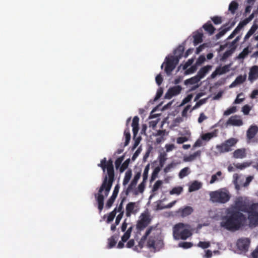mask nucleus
<instances>
[{"label": "nucleus", "mask_w": 258, "mask_h": 258, "mask_svg": "<svg viewBox=\"0 0 258 258\" xmlns=\"http://www.w3.org/2000/svg\"><path fill=\"white\" fill-rule=\"evenodd\" d=\"M251 165L250 162H243L242 163H237L235 165V167L239 169L242 170L247 167H249Z\"/></svg>", "instance_id": "obj_41"}, {"label": "nucleus", "mask_w": 258, "mask_h": 258, "mask_svg": "<svg viewBox=\"0 0 258 258\" xmlns=\"http://www.w3.org/2000/svg\"><path fill=\"white\" fill-rule=\"evenodd\" d=\"M117 236L113 235L108 239V248H111L114 247L117 242Z\"/></svg>", "instance_id": "obj_35"}, {"label": "nucleus", "mask_w": 258, "mask_h": 258, "mask_svg": "<svg viewBox=\"0 0 258 258\" xmlns=\"http://www.w3.org/2000/svg\"><path fill=\"white\" fill-rule=\"evenodd\" d=\"M246 156V150L244 148L238 149L233 153V157L235 159H242Z\"/></svg>", "instance_id": "obj_18"}, {"label": "nucleus", "mask_w": 258, "mask_h": 258, "mask_svg": "<svg viewBox=\"0 0 258 258\" xmlns=\"http://www.w3.org/2000/svg\"><path fill=\"white\" fill-rule=\"evenodd\" d=\"M256 27H254V26H252L245 35L244 37V40L248 39L250 36H251L253 34V33L256 30Z\"/></svg>", "instance_id": "obj_51"}, {"label": "nucleus", "mask_w": 258, "mask_h": 258, "mask_svg": "<svg viewBox=\"0 0 258 258\" xmlns=\"http://www.w3.org/2000/svg\"><path fill=\"white\" fill-rule=\"evenodd\" d=\"M162 184V181L160 180H157L153 185L152 191H156L160 188Z\"/></svg>", "instance_id": "obj_54"}, {"label": "nucleus", "mask_w": 258, "mask_h": 258, "mask_svg": "<svg viewBox=\"0 0 258 258\" xmlns=\"http://www.w3.org/2000/svg\"><path fill=\"white\" fill-rule=\"evenodd\" d=\"M197 246L203 249H206L210 246V242L209 241H200Z\"/></svg>", "instance_id": "obj_47"}, {"label": "nucleus", "mask_w": 258, "mask_h": 258, "mask_svg": "<svg viewBox=\"0 0 258 258\" xmlns=\"http://www.w3.org/2000/svg\"><path fill=\"white\" fill-rule=\"evenodd\" d=\"M250 109H251V108H250V106L246 104V105H244L242 107V111L243 112L244 114L247 115L249 114V112Z\"/></svg>", "instance_id": "obj_57"}, {"label": "nucleus", "mask_w": 258, "mask_h": 258, "mask_svg": "<svg viewBox=\"0 0 258 258\" xmlns=\"http://www.w3.org/2000/svg\"><path fill=\"white\" fill-rule=\"evenodd\" d=\"M136 207V203L134 202H130L126 206V216L129 217L131 216V214H135L137 210H135V208Z\"/></svg>", "instance_id": "obj_19"}, {"label": "nucleus", "mask_w": 258, "mask_h": 258, "mask_svg": "<svg viewBox=\"0 0 258 258\" xmlns=\"http://www.w3.org/2000/svg\"><path fill=\"white\" fill-rule=\"evenodd\" d=\"M116 214V208H115L112 212L109 213L107 216L106 222L107 223H109L111 222H112L113 220L114 217H115Z\"/></svg>", "instance_id": "obj_39"}, {"label": "nucleus", "mask_w": 258, "mask_h": 258, "mask_svg": "<svg viewBox=\"0 0 258 258\" xmlns=\"http://www.w3.org/2000/svg\"><path fill=\"white\" fill-rule=\"evenodd\" d=\"M203 34L201 33H198L194 35V43L195 45L201 43L203 41Z\"/></svg>", "instance_id": "obj_34"}, {"label": "nucleus", "mask_w": 258, "mask_h": 258, "mask_svg": "<svg viewBox=\"0 0 258 258\" xmlns=\"http://www.w3.org/2000/svg\"><path fill=\"white\" fill-rule=\"evenodd\" d=\"M185 73L184 74L185 75H188L192 73H194L197 70V67L196 66H192L190 67L189 69L185 70Z\"/></svg>", "instance_id": "obj_55"}, {"label": "nucleus", "mask_w": 258, "mask_h": 258, "mask_svg": "<svg viewBox=\"0 0 258 258\" xmlns=\"http://www.w3.org/2000/svg\"><path fill=\"white\" fill-rule=\"evenodd\" d=\"M161 167H156L154 168L151 177L150 181L152 182L155 180V179L157 177L158 175L159 172L161 170Z\"/></svg>", "instance_id": "obj_38"}, {"label": "nucleus", "mask_w": 258, "mask_h": 258, "mask_svg": "<svg viewBox=\"0 0 258 258\" xmlns=\"http://www.w3.org/2000/svg\"><path fill=\"white\" fill-rule=\"evenodd\" d=\"M201 151L199 150L193 153L192 154H190L188 156H184L183 157V161L184 162H191L195 160L197 157H200L201 156Z\"/></svg>", "instance_id": "obj_24"}, {"label": "nucleus", "mask_w": 258, "mask_h": 258, "mask_svg": "<svg viewBox=\"0 0 258 258\" xmlns=\"http://www.w3.org/2000/svg\"><path fill=\"white\" fill-rule=\"evenodd\" d=\"M211 19L215 25L220 24L222 22V18L219 16H214Z\"/></svg>", "instance_id": "obj_52"}, {"label": "nucleus", "mask_w": 258, "mask_h": 258, "mask_svg": "<svg viewBox=\"0 0 258 258\" xmlns=\"http://www.w3.org/2000/svg\"><path fill=\"white\" fill-rule=\"evenodd\" d=\"M246 221V218L243 214L232 209L222 218L221 226L228 230L235 231L243 227Z\"/></svg>", "instance_id": "obj_2"}, {"label": "nucleus", "mask_w": 258, "mask_h": 258, "mask_svg": "<svg viewBox=\"0 0 258 258\" xmlns=\"http://www.w3.org/2000/svg\"><path fill=\"white\" fill-rule=\"evenodd\" d=\"M192 245L193 244L190 242H181L178 244L179 247L185 249L191 247Z\"/></svg>", "instance_id": "obj_49"}, {"label": "nucleus", "mask_w": 258, "mask_h": 258, "mask_svg": "<svg viewBox=\"0 0 258 258\" xmlns=\"http://www.w3.org/2000/svg\"><path fill=\"white\" fill-rule=\"evenodd\" d=\"M119 188L120 186L119 184H117L114 188L112 196L109 198V199L107 201L106 204V208L109 209L112 206L115 199L117 196Z\"/></svg>", "instance_id": "obj_13"}, {"label": "nucleus", "mask_w": 258, "mask_h": 258, "mask_svg": "<svg viewBox=\"0 0 258 258\" xmlns=\"http://www.w3.org/2000/svg\"><path fill=\"white\" fill-rule=\"evenodd\" d=\"M186 226V225L182 223H179L175 225L173 229V237H175V236H177L179 233L180 234L182 231L185 228Z\"/></svg>", "instance_id": "obj_20"}, {"label": "nucleus", "mask_w": 258, "mask_h": 258, "mask_svg": "<svg viewBox=\"0 0 258 258\" xmlns=\"http://www.w3.org/2000/svg\"><path fill=\"white\" fill-rule=\"evenodd\" d=\"M249 50L248 47L243 49L242 51L239 54V58H244L246 56L248 55Z\"/></svg>", "instance_id": "obj_53"}, {"label": "nucleus", "mask_w": 258, "mask_h": 258, "mask_svg": "<svg viewBox=\"0 0 258 258\" xmlns=\"http://www.w3.org/2000/svg\"><path fill=\"white\" fill-rule=\"evenodd\" d=\"M200 79L198 77L197 75L195 77H191L190 79H187L184 81L185 85L191 84L194 85L198 83L200 81Z\"/></svg>", "instance_id": "obj_33"}, {"label": "nucleus", "mask_w": 258, "mask_h": 258, "mask_svg": "<svg viewBox=\"0 0 258 258\" xmlns=\"http://www.w3.org/2000/svg\"><path fill=\"white\" fill-rule=\"evenodd\" d=\"M246 79V76H242L241 75L238 76L236 77L235 80L230 85V87H234L237 86V85L242 84L243 83Z\"/></svg>", "instance_id": "obj_27"}, {"label": "nucleus", "mask_w": 258, "mask_h": 258, "mask_svg": "<svg viewBox=\"0 0 258 258\" xmlns=\"http://www.w3.org/2000/svg\"><path fill=\"white\" fill-rule=\"evenodd\" d=\"M210 200L213 203L225 204L228 202L231 195L225 188H221L216 191H211L209 194Z\"/></svg>", "instance_id": "obj_3"}, {"label": "nucleus", "mask_w": 258, "mask_h": 258, "mask_svg": "<svg viewBox=\"0 0 258 258\" xmlns=\"http://www.w3.org/2000/svg\"><path fill=\"white\" fill-rule=\"evenodd\" d=\"M229 66L225 65L222 67H218L216 68L218 70L219 75H222L228 72L229 71Z\"/></svg>", "instance_id": "obj_42"}, {"label": "nucleus", "mask_w": 258, "mask_h": 258, "mask_svg": "<svg viewBox=\"0 0 258 258\" xmlns=\"http://www.w3.org/2000/svg\"><path fill=\"white\" fill-rule=\"evenodd\" d=\"M183 190V188L181 186H177L173 188L170 191V195H180Z\"/></svg>", "instance_id": "obj_40"}, {"label": "nucleus", "mask_w": 258, "mask_h": 258, "mask_svg": "<svg viewBox=\"0 0 258 258\" xmlns=\"http://www.w3.org/2000/svg\"><path fill=\"white\" fill-rule=\"evenodd\" d=\"M213 137V134L212 133H206V134H205L203 135L202 136V139L203 140H205V141L209 140Z\"/></svg>", "instance_id": "obj_59"}, {"label": "nucleus", "mask_w": 258, "mask_h": 258, "mask_svg": "<svg viewBox=\"0 0 258 258\" xmlns=\"http://www.w3.org/2000/svg\"><path fill=\"white\" fill-rule=\"evenodd\" d=\"M159 161V166L158 167H161V168L163 167L165 164V162L167 160V154L164 152L160 154L158 157Z\"/></svg>", "instance_id": "obj_31"}, {"label": "nucleus", "mask_w": 258, "mask_h": 258, "mask_svg": "<svg viewBox=\"0 0 258 258\" xmlns=\"http://www.w3.org/2000/svg\"><path fill=\"white\" fill-rule=\"evenodd\" d=\"M226 123L228 125L239 126L243 124V121L240 116L235 115L231 116L227 121Z\"/></svg>", "instance_id": "obj_14"}, {"label": "nucleus", "mask_w": 258, "mask_h": 258, "mask_svg": "<svg viewBox=\"0 0 258 258\" xmlns=\"http://www.w3.org/2000/svg\"><path fill=\"white\" fill-rule=\"evenodd\" d=\"M222 173L221 171H218L216 174H214L211 177V179L210 181L211 184L214 183L216 181L218 180L217 176H221Z\"/></svg>", "instance_id": "obj_56"}, {"label": "nucleus", "mask_w": 258, "mask_h": 258, "mask_svg": "<svg viewBox=\"0 0 258 258\" xmlns=\"http://www.w3.org/2000/svg\"><path fill=\"white\" fill-rule=\"evenodd\" d=\"M243 95V94L242 93H240L238 94L237 96L236 99L234 101V104H239V103H240L241 102H242L244 100V98H240V97L241 96H242Z\"/></svg>", "instance_id": "obj_61"}, {"label": "nucleus", "mask_w": 258, "mask_h": 258, "mask_svg": "<svg viewBox=\"0 0 258 258\" xmlns=\"http://www.w3.org/2000/svg\"><path fill=\"white\" fill-rule=\"evenodd\" d=\"M98 166L102 168L104 172H105L106 169L107 170V174L103 178L102 184L98 190V193L94 195L98 204L99 213H101L104 207V197L108 196L114 181V170L113 161L111 159L107 161L106 158H103Z\"/></svg>", "instance_id": "obj_1"}, {"label": "nucleus", "mask_w": 258, "mask_h": 258, "mask_svg": "<svg viewBox=\"0 0 258 258\" xmlns=\"http://www.w3.org/2000/svg\"><path fill=\"white\" fill-rule=\"evenodd\" d=\"M235 25V22H233L230 24L229 23H226L223 25L220 29V32L216 35V39H219L222 37L227 31L230 30L232 27Z\"/></svg>", "instance_id": "obj_11"}, {"label": "nucleus", "mask_w": 258, "mask_h": 258, "mask_svg": "<svg viewBox=\"0 0 258 258\" xmlns=\"http://www.w3.org/2000/svg\"><path fill=\"white\" fill-rule=\"evenodd\" d=\"M124 155L119 157V158H118L115 161V168L116 169L119 168L120 169V167L121 166V163L122 162V161H123L124 159Z\"/></svg>", "instance_id": "obj_44"}, {"label": "nucleus", "mask_w": 258, "mask_h": 258, "mask_svg": "<svg viewBox=\"0 0 258 258\" xmlns=\"http://www.w3.org/2000/svg\"><path fill=\"white\" fill-rule=\"evenodd\" d=\"M250 205L246 200L242 197L237 198L234 203V210L240 212L248 213L250 209Z\"/></svg>", "instance_id": "obj_7"}, {"label": "nucleus", "mask_w": 258, "mask_h": 258, "mask_svg": "<svg viewBox=\"0 0 258 258\" xmlns=\"http://www.w3.org/2000/svg\"><path fill=\"white\" fill-rule=\"evenodd\" d=\"M130 159L128 158L126 159L121 165L119 171L120 173L123 172L128 166V165L130 163Z\"/></svg>", "instance_id": "obj_43"}, {"label": "nucleus", "mask_w": 258, "mask_h": 258, "mask_svg": "<svg viewBox=\"0 0 258 258\" xmlns=\"http://www.w3.org/2000/svg\"><path fill=\"white\" fill-rule=\"evenodd\" d=\"M184 50V48L183 46L179 45L176 49L174 51V54L175 56H173L174 58H177L178 61L180 59L182 55Z\"/></svg>", "instance_id": "obj_26"}, {"label": "nucleus", "mask_w": 258, "mask_h": 258, "mask_svg": "<svg viewBox=\"0 0 258 258\" xmlns=\"http://www.w3.org/2000/svg\"><path fill=\"white\" fill-rule=\"evenodd\" d=\"M238 139L234 138H231L225 141L220 145H217L216 149L220 154H223L230 152L237 143Z\"/></svg>", "instance_id": "obj_4"}, {"label": "nucleus", "mask_w": 258, "mask_h": 258, "mask_svg": "<svg viewBox=\"0 0 258 258\" xmlns=\"http://www.w3.org/2000/svg\"><path fill=\"white\" fill-rule=\"evenodd\" d=\"M192 98V94L188 95L185 98H184L182 100L181 104L183 105V104H185L186 103H187L188 102L190 101V100H191Z\"/></svg>", "instance_id": "obj_63"}, {"label": "nucleus", "mask_w": 258, "mask_h": 258, "mask_svg": "<svg viewBox=\"0 0 258 258\" xmlns=\"http://www.w3.org/2000/svg\"><path fill=\"white\" fill-rule=\"evenodd\" d=\"M194 211L191 207L186 206L183 208H179L176 213L180 215L182 217H185L191 214Z\"/></svg>", "instance_id": "obj_15"}, {"label": "nucleus", "mask_w": 258, "mask_h": 258, "mask_svg": "<svg viewBox=\"0 0 258 258\" xmlns=\"http://www.w3.org/2000/svg\"><path fill=\"white\" fill-rule=\"evenodd\" d=\"M251 258H258V246L251 252Z\"/></svg>", "instance_id": "obj_64"}, {"label": "nucleus", "mask_w": 258, "mask_h": 258, "mask_svg": "<svg viewBox=\"0 0 258 258\" xmlns=\"http://www.w3.org/2000/svg\"><path fill=\"white\" fill-rule=\"evenodd\" d=\"M177 165V163L172 162L171 163L168 164L164 169V172L165 173H167L170 172L171 169L173 168Z\"/></svg>", "instance_id": "obj_46"}, {"label": "nucleus", "mask_w": 258, "mask_h": 258, "mask_svg": "<svg viewBox=\"0 0 258 258\" xmlns=\"http://www.w3.org/2000/svg\"><path fill=\"white\" fill-rule=\"evenodd\" d=\"M202 187V183L198 181H194L188 188L189 192L194 191L200 189Z\"/></svg>", "instance_id": "obj_28"}, {"label": "nucleus", "mask_w": 258, "mask_h": 258, "mask_svg": "<svg viewBox=\"0 0 258 258\" xmlns=\"http://www.w3.org/2000/svg\"><path fill=\"white\" fill-rule=\"evenodd\" d=\"M141 177V172H139L137 173L134 176V177L133 179L132 180L130 184L128 185V187L126 189V190L124 191L125 195L127 196L128 195L130 192H131L133 189L136 187L137 182L140 179Z\"/></svg>", "instance_id": "obj_12"}, {"label": "nucleus", "mask_w": 258, "mask_h": 258, "mask_svg": "<svg viewBox=\"0 0 258 258\" xmlns=\"http://www.w3.org/2000/svg\"><path fill=\"white\" fill-rule=\"evenodd\" d=\"M141 218L136 225V228L138 231L144 230L150 223L151 221L148 213H142Z\"/></svg>", "instance_id": "obj_8"}, {"label": "nucleus", "mask_w": 258, "mask_h": 258, "mask_svg": "<svg viewBox=\"0 0 258 258\" xmlns=\"http://www.w3.org/2000/svg\"><path fill=\"white\" fill-rule=\"evenodd\" d=\"M258 78V66H253L250 69L248 75V80L252 82Z\"/></svg>", "instance_id": "obj_16"}, {"label": "nucleus", "mask_w": 258, "mask_h": 258, "mask_svg": "<svg viewBox=\"0 0 258 258\" xmlns=\"http://www.w3.org/2000/svg\"><path fill=\"white\" fill-rule=\"evenodd\" d=\"M156 82L158 86L161 85L163 82V78L162 75L159 74H158L155 78Z\"/></svg>", "instance_id": "obj_62"}, {"label": "nucleus", "mask_w": 258, "mask_h": 258, "mask_svg": "<svg viewBox=\"0 0 258 258\" xmlns=\"http://www.w3.org/2000/svg\"><path fill=\"white\" fill-rule=\"evenodd\" d=\"M236 111V106H232L229 108H228L226 110H225L224 112V115L227 116L232 113H235Z\"/></svg>", "instance_id": "obj_50"}, {"label": "nucleus", "mask_w": 258, "mask_h": 258, "mask_svg": "<svg viewBox=\"0 0 258 258\" xmlns=\"http://www.w3.org/2000/svg\"><path fill=\"white\" fill-rule=\"evenodd\" d=\"M258 132V127L256 125H251L246 132L247 138L248 140L253 139Z\"/></svg>", "instance_id": "obj_17"}, {"label": "nucleus", "mask_w": 258, "mask_h": 258, "mask_svg": "<svg viewBox=\"0 0 258 258\" xmlns=\"http://www.w3.org/2000/svg\"><path fill=\"white\" fill-rule=\"evenodd\" d=\"M190 173V169L188 167H184L181 169L179 173V177L180 178H183L187 176Z\"/></svg>", "instance_id": "obj_37"}, {"label": "nucleus", "mask_w": 258, "mask_h": 258, "mask_svg": "<svg viewBox=\"0 0 258 258\" xmlns=\"http://www.w3.org/2000/svg\"><path fill=\"white\" fill-rule=\"evenodd\" d=\"M150 169V164H148L145 168L143 174V180L144 182H146L148 179V172Z\"/></svg>", "instance_id": "obj_45"}, {"label": "nucleus", "mask_w": 258, "mask_h": 258, "mask_svg": "<svg viewBox=\"0 0 258 258\" xmlns=\"http://www.w3.org/2000/svg\"><path fill=\"white\" fill-rule=\"evenodd\" d=\"M181 87L179 85L171 87L168 89L165 94V97L167 99H170L173 96L179 94L181 92Z\"/></svg>", "instance_id": "obj_10"}, {"label": "nucleus", "mask_w": 258, "mask_h": 258, "mask_svg": "<svg viewBox=\"0 0 258 258\" xmlns=\"http://www.w3.org/2000/svg\"><path fill=\"white\" fill-rule=\"evenodd\" d=\"M133 228L134 226H131L125 232L123 236L121 237V240L122 241L126 242L130 238Z\"/></svg>", "instance_id": "obj_30"}, {"label": "nucleus", "mask_w": 258, "mask_h": 258, "mask_svg": "<svg viewBox=\"0 0 258 258\" xmlns=\"http://www.w3.org/2000/svg\"><path fill=\"white\" fill-rule=\"evenodd\" d=\"M204 29L207 32L209 35H211L214 34L215 28L212 25L210 21L207 22L203 26Z\"/></svg>", "instance_id": "obj_25"}, {"label": "nucleus", "mask_w": 258, "mask_h": 258, "mask_svg": "<svg viewBox=\"0 0 258 258\" xmlns=\"http://www.w3.org/2000/svg\"><path fill=\"white\" fill-rule=\"evenodd\" d=\"M188 141V138L186 137H180L177 138L176 142L178 144H182Z\"/></svg>", "instance_id": "obj_60"}, {"label": "nucleus", "mask_w": 258, "mask_h": 258, "mask_svg": "<svg viewBox=\"0 0 258 258\" xmlns=\"http://www.w3.org/2000/svg\"><path fill=\"white\" fill-rule=\"evenodd\" d=\"M145 182H144V180H143V181L138 185V191H135V194L137 195L139 192L143 193L144 191L145 188Z\"/></svg>", "instance_id": "obj_48"}, {"label": "nucleus", "mask_w": 258, "mask_h": 258, "mask_svg": "<svg viewBox=\"0 0 258 258\" xmlns=\"http://www.w3.org/2000/svg\"><path fill=\"white\" fill-rule=\"evenodd\" d=\"M248 214L249 226L251 227L258 226V203L252 204L250 205V209Z\"/></svg>", "instance_id": "obj_5"}, {"label": "nucleus", "mask_w": 258, "mask_h": 258, "mask_svg": "<svg viewBox=\"0 0 258 258\" xmlns=\"http://www.w3.org/2000/svg\"><path fill=\"white\" fill-rule=\"evenodd\" d=\"M132 176V171L131 169H128L125 173L123 180L122 184L124 186H126V184L129 182Z\"/></svg>", "instance_id": "obj_29"}, {"label": "nucleus", "mask_w": 258, "mask_h": 258, "mask_svg": "<svg viewBox=\"0 0 258 258\" xmlns=\"http://www.w3.org/2000/svg\"><path fill=\"white\" fill-rule=\"evenodd\" d=\"M178 63V59L174 58V56L171 55L165 58V61L161 65V68L163 69V66L165 64L164 71L167 75L169 76L171 74L172 72L174 70Z\"/></svg>", "instance_id": "obj_6"}, {"label": "nucleus", "mask_w": 258, "mask_h": 258, "mask_svg": "<svg viewBox=\"0 0 258 258\" xmlns=\"http://www.w3.org/2000/svg\"><path fill=\"white\" fill-rule=\"evenodd\" d=\"M139 118L138 116H136L133 118L132 126L133 127V132L134 138H135L137 135L139 127Z\"/></svg>", "instance_id": "obj_22"}, {"label": "nucleus", "mask_w": 258, "mask_h": 258, "mask_svg": "<svg viewBox=\"0 0 258 258\" xmlns=\"http://www.w3.org/2000/svg\"><path fill=\"white\" fill-rule=\"evenodd\" d=\"M250 243V240L249 238L242 237L237 240L236 246L241 253H245L248 251Z\"/></svg>", "instance_id": "obj_9"}, {"label": "nucleus", "mask_w": 258, "mask_h": 258, "mask_svg": "<svg viewBox=\"0 0 258 258\" xmlns=\"http://www.w3.org/2000/svg\"><path fill=\"white\" fill-rule=\"evenodd\" d=\"M124 135L125 139L124 146L125 147L128 145L131 140V134L130 133V130L128 127L124 130Z\"/></svg>", "instance_id": "obj_36"}, {"label": "nucleus", "mask_w": 258, "mask_h": 258, "mask_svg": "<svg viewBox=\"0 0 258 258\" xmlns=\"http://www.w3.org/2000/svg\"><path fill=\"white\" fill-rule=\"evenodd\" d=\"M238 4L235 1H232L229 5L228 10L233 15L235 13V11L238 9Z\"/></svg>", "instance_id": "obj_32"}, {"label": "nucleus", "mask_w": 258, "mask_h": 258, "mask_svg": "<svg viewBox=\"0 0 258 258\" xmlns=\"http://www.w3.org/2000/svg\"><path fill=\"white\" fill-rule=\"evenodd\" d=\"M194 59L193 58L189 59L183 66L182 69L186 70L189 66L191 65L194 62Z\"/></svg>", "instance_id": "obj_58"}, {"label": "nucleus", "mask_w": 258, "mask_h": 258, "mask_svg": "<svg viewBox=\"0 0 258 258\" xmlns=\"http://www.w3.org/2000/svg\"><path fill=\"white\" fill-rule=\"evenodd\" d=\"M191 235L190 231L189 229L185 228L184 230L182 231V232L177 236H175V237H174L175 239H183L185 240L188 237H189Z\"/></svg>", "instance_id": "obj_23"}, {"label": "nucleus", "mask_w": 258, "mask_h": 258, "mask_svg": "<svg viewBox=\"0 0 258 258\" xmlns=\"http://www.w3.org/2000/svg\"><path fill=\"white\" fill-rule=\"evenodd\" d=\"M212 69V66L210 65H207L204 66L200 69L197 74V76L201 79H203L206 74L209 72Z\"/></svg>", "instance_id": "obj_21"}]
</instances>
